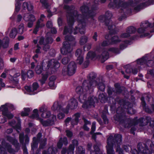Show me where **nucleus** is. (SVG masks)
I'll return each mask as SVG.
<instances>
[{"instance_id":"f257e3e1","label":"nucleus","mask_w":154,"mask_h":154,"mask_svg":"<svg viewBox=\"0 0 154 154\" xmlns=\"http://www.w3.org/2000/svg\"><path fill=\"white\" fill-rule=\"evenodd\" d=\"M154 4V0H135L134 2L130 0L127 3L124 2L121 0H114L113 2L109 3V7L113 9L120 8L121 12L122 10L130 12L131 10L138 11L143 6Z\"/></svg>"},{"instance_id":"f03ea898","label":"nucleus","mask_w":154,"mask_h":154,"mask_svg":"<svg viewBox=\"0 0 154 154\" xmlns=\"http://www.w3.org/2000/svg\"><path fill=\"white\" fill-rule=\"evenodd\" d=\"M89 80H85L83 82L82 86H78L76 89V93L79 95L80 101L83 103L82 107L85 109H88L92 106L94 107L95 102L97 101V99L93 96L89 97L87 100L85 95L89 94L93 91V89L91 86L89 87L88 83Z\"/></svg>"},{"instance_id":"7ed1b4c3","label":"nucleus","mask_w":154,"mask_h":154,"mask_svg":"<svg viewBox=\"0 0 154 154\" xmlns=\"http://www.w3.org/2000/svg\"><path fill=\"white\" fill-rule=\"evenodd\" d=\"M45 64L42 63L43 69L40 65H37L35 68V71L37 74H40L42 72V69L44 72L42 73V76L41 79L39 81L42 85L44 84L47 80L48 75L54 73L60 66V63L57 60L54 59L49 60L45 66Z\"/></svg>"},{"instance_id":"20e7f679","label":"nucleus","mask_w":154,"mask_h":154,"mask_svg":"<svg viewBox=\"0 0 154 154\" xmlns=\"http://www.w3.org/2000/svg\"><path fill=\"white\" fill-rule=\"evenodd\" d=\"M150 54H147L140 59H138L131 66L129 65L126 66L125 72L128 74L131 73L134 74L137 73L138 70L135 68L140 69V68H145L147 66H151L154 64V61L151 60Z\"/></svg>"},{"instance_id":"39448f33","label":"nucleus","mask_w":154,"mask_h":154,"mask_svg":"<svg viewBox=\"0 0 154 154\" xmlns=\"http://www.w3.org/2000/svg\"><path fill=\"white\" fill-rule=\"evenodd\" d=\"M110 135L107 139V145L106 149L107 154H115V152L113 148V146L114 144L116 146V152L119 154H123L122 150L119 146L122 142V136L120 134H116L114 136Z\"/></svg>"},{"instance_id":"423d86ee","label":"nucleus","mask_w":154,"mask_h":154,"mask_svg":"<svg viewBox=\"0 0 154 154\" xmlns=\"http://www.w3.org/2000/svg\"><path fill=\"white\" fill-rule=\"evenodd\" d=\"M137 31L140 34L139 36L132 37V40L137 39L139 37L140 38H150L152 35L151 33L154 32V22L153 24H151L148 21L142 23L140 25V27L138 29Z\"/></svg>"},{"instance_id":"0eeeda50","label":"nucleus","mask_w":154,"mask_h":154,"mask_svg":"<svg viewBox=\"0 0 154 154\" xmlns=\"http://www.w3.org/2000/svg\"><path fill=\"white\" fill-rule=\"evenodd\" d=\"M98 52V51L97 50L96 52V53L95 54L92 51H89L87 54L86 59L88 58L92 60L96 57L97 58H100L101 59V61L102 62H104L108 58V52L116 54H118L120 53L119 48L114 47L110 48L108 49L106 48L102 49L101 53V55L100 56H99V55L97 54Z\"/></svg>"},{"instance_id":"6e6552de","label":"nucleus","mask_w":154,"mask_h":154,"mask_svg":"<svg viewBox=\"0 0 154 154\" xmlns=\"http://www.w3.org/2000/svg\"><path fill=\"white\" fill-rule=\"evenodd\" d=\"M15 109V106L12 104L7 103L2 105L0 108V110L2 112V115L0 116V123H3L5 122L6 120L5 117H6L8 119L12 118L13 115L10 112L8 111V109L13 110Z\"/></svg>"},{"instance_id":"1a4fd4ad","label":"nucleus","mask_w":154,"mask_h":154,"mask_svg":"<svg viewBox=\"0 0 154 154\" xmlns=\"http://www.w3.org/2000/svg\"><path fill=\"white\" fill-rule=\"evenodd\" d=\"M33 113L30 116V118L38 120L43 126H47L52 125L56 120V116L55 115H53L50 119L47 121H44L43 119L39 117L38 109H35L33 110Z\"/></svg>"},{"instance_id":"9d476101","label":"nucleus","mask_w":154,"mask_h":154,"mask_svg":"<svg viewBox=\"0 0 154 154\" xmlns=\"http://www.w3.org/2000/svg\"><path fill=\"white\" fill-rule=\"evenodd\" d=\"M112 16V14L109 11H107L106 13L105 16L103 15L99 17V19L101 22H103L105 20L106 25L108 26L109 29L110 30V33L112 34H115L117 32L115 29V25H112V22L109 20L106 19V18L109 19Z\"/></svg>"},{"instance_id":"9b49d317","label":"nucleus","mask_w":154,"mask_h":154,"mask_svg":"<svg viewBox=\"0 0 154 154\" xmlns=\"http://www.w3.org/2000/svg\"><path fill=\"white\" fill-rule=\"evenodd\" d=\"M7 151L13 154H14L15 151L13 149L10 145L6 142L3 139L0 140V154H6Z\"/></svg>"},{"instance_id":"f8f14e48","label":"nucleus","mask_w":154,"mask_h":154,"mask_svg":"<svg viewBox=\"0 0 154 154\" xmlns=\"http://www.w3.org/2000/svg\"><path fill=\"white\" fill-rule=\"evenodd\" d=\"M111 45H118L119 43L120 44V49L123 50L129 44V42L127 41H123L120 38V36H114L112 37L111 39Z\"/></svg>"},{"instance_id":"ddd939ff","label":"nucleus","mask_w":154,"mask_h":154,"mask_svg":"<svg viewBox=\"0 0 154 154\" xmlns=\"http://www.w3.org/2000/svg\"><path fill=\"white\" fill-rule=\"evenodd\" d=\"M76 68V66L75 62H71L68 65L66 69V67L63 68L62 73L63 75L67 74L69 75H72L75 73Z\"/></svg>"},{"instance_id":"4468645a","label":"nucleus","mask_w":154,"mask_h":154,"mask_svg":"<svg viewBox=\"0 0 154 154\" xmlns=\"http://www.w3.org/2000/svg\"><path fill=\"white\" fill-rule=\"evenodd\" d=\"M23 19L25 21L29 22L27 26L29 28L32 27L33 23L35 20V17L34 15L29 14H24L23 15Z\"/></svg>"},{"instance_id":"2eb2a0df","label":"nucleus","mask_w":154,"mask_h":154,"mask_svg":"<svg viewBox=\"0 0 154 154\" xmlns=\"http://www.w3.org/2000/svg\"><path fill=\"white\" fill-rule=\"evenodd\" d=\"M38 87L39 85L38 83L37 82H35L33 83L32 87L26 86L25 87V88L29 94H34L38 92L37 90Z\"/></svg>"},{"instance_id":"dca6fc26","label":"nucleus","mask_w":154,"mask_h":154,"mask_svg":"<svg viewBox=\"0 0 154 154\" xmlns=\"http://www.w3.org/2000/svg\"><path fill=\"white\" fill-rule=\"evenodd\" d=\"M45 17L44 15L42 14L41 15L40 19L37 22L35 27L33 30V33H34L36 34L40 29H41L45 26V24L41 23V22L44 20Z\"/></svg>"},{"instance_id":"f3484780","label":"nucleus","mask_w":154,"mask_h":154,"mask_svg":"<svg viewBox=\"0 0 154 154\" xmlns=\"http://www.w3.org/2000/svg\"><path fill=\"white\" fill-rule=\"evenodd\" d=\"M80 117V114L79 113L75 114L73 116V119L71 120V118L69 117L67 118L65 120V124L67 126V124L71 121V123L72 126L77 125L79 122V118Z\"/></svg>"},{"instance_id":"a211bd4d","label":"nucleus","mask_w":154,"mask_h":154,"mask_svg":"<svg viewBox=\"0 0 154 154\" xmlns=\"http://www.w3.org/2000/svg\"><path fill=\"white\" fill-rule=\"evenodd\" d=\"M64 104L62 103L60 104L58 101L55 102L53 106L51 107V109L54 111H62L64 113H68L69 111L68 110H65L63 107L64 106Z\"/></svg>"},{"instance_id":"6ab92c4d","label":"nucleus","mask_w":154,"mask_h":154,"mask_svg":"<svg viewBox=\"0 0 154 154\" xmlns=\"http://www.w3.org/2000/svg\"><path fill=\"white\" fill-rule=\"evenodd\" d=\"M143 145L144 146V147L142 146L141 143H139L138 144L137 154H151L150 151L147 149V146L144 144Z\"/></svg>"},{"instance_id":"aec40b11","label":"nucleus","mask_w":154,"mask_h":154,"mask_svg":"<svg viewBox=\"0 0 154 154\" xmlns=\"http://www.w3.org/2000/svg\"><path fill=\"white\" fill-rule=\"evenodd\" d=\"M78 105L76 100L74 98L71 99L67 103L66 109L65 110H68L69 109H74L76 108Z\"/></svg>"},{"instance_id":"412c9836","label":"nucleus","mask_w":154,"mask_h":154,"mask_svg":"<svg viewBox=\"0 0 154 154\" xmlns=\"http://www.w3.org/2000/svg\"><path fill=\"white\" fill-rule=\"evenodd\" d=\"M40 112L42 113L41 116L44 118H47L51 116V112L50 111L45 109L44 106H42L39 109Z\"/></svg>"},{"instance_id":"4be33fe9","label":"nucleus","mask_w":154,"mask_h":154,"mask_svg":"<svg viewBox=\"0 0 154 154\" xmlns=\"http://www.w3.org/2000/svg\"><path fill=\"white\" fill-rule=\"evenodd\" d=\"M96 75L94 74L93 73H91L88 76V79H86V80H89L90 82H89V84H90V85H89L90 87V86H91V87H92L93 89V87L95 86L97 84V82L96 81L94 80V78H95Z\"/></svg>"},{"instance_id":"5701e85b","label":"nucleus","mask_w":154,"mask_h":154,"mask_svg":"<svg viewBox=\"0 0 154 154\" xmlns=\"http://www.w3.org/2000/svg\"><path fill=\"white\" fill-rule=\"evenodd\" d=\"M150 118L149 117H147L146 119L141 118L137 121V122L135 123L134 125L139 124L140 126H144L147 125L150 122Z\"/></svg>"},{"instance_id":"b1692460","label":"nucleus","mask_w":154,"mask_h":154,"mask_svg":"<svg viewBox=\"0 0 154 154\" xmlns=\"http://www.w3.org/2000/svg\"><path fill=\"white\" fill-rule=\"evenodd\" d=\"M115 90L110 88H109L108 90V93L109 95L110 96L112 94L116 93L117 94L120 93L121 92L119 84H116L115 85Z\"/></svg>"},{"instance_id":"393cba45","label":"nucleus","mask_w":154,"mask_h":154,"mask_svg":"<svg viewBox=\"0 0 154 154\" xmlns=\"http://www.w3.org/2000/svg\"><path fill=\"white\" fill-rule=\"evenodd\" d=\"M20 75V74L19 72H16L12 76L11 75H10L9 76V78L10 80L13 83L15 86H17L19 80L16 78L19 76Z\"/></svg>"},{"instance_id":"a878e982","label":"nucleus","mask_w":154,"mask_h":154,"mask_svg":"<svg viewBox=\"0 0 154 154\" xmlns=\"http://www.w3.org/2000/svg\"><path fill=\"white\" fill-rule=\"evenodd\" d=\"M17 123H16L15 121L12 120L11 122H9V125L13 127L14 128L16 129L18 132H19L18 130H20V122L19 119H17Z\"/></svg>"},{"instance_id":"bb28decb","label":"nucleus","mask_w":154,"mask_h":154,"mask_svg":"<svg viewBox=\"0 0 154 154\" xmlns=\"http://www.w3.org/2000/svg\"><path fill=\"white\" fill-rule=\"evenodd\" d=\"M33 6L32 4L30 2H24L23 3L21 8L22 10H25L27 9L29 11H32L33 10Z\"/></svg>"},{"instance_id":"cd10ccee","label":"nucleus","mask_w":154,"mask_h":154,"mask_svg":"<svg viewBox=\"0 0 154 154\" xmlns=\"http://www.w3.org/2000/svg\"><path fill=\"white\" fill-rule=\"evenodd\" d=\"M9 41V38L7 37H5L2 41L0 40V48L2 46L4 48H7L8 47Z\"/></svg>"},{"instance_id":"c85d7f7f","label":"nucleus","mask_w":154,"mask_h":154,"mask_svg":"<svg viewBox=\"0 0 154 154\" xmlns=\"http://www.w3.org/2000/svg\"><path fill=\"white\" fill-rule=\"evenodd\" d=\"M6 140L9 142L14 145L16 147H18L19 146V143H18L17 140L15 138H12L9 136H7L6 137Z\"/></svg>"},{"instance_id":"c756f323","label":"nucleus","mask_w":154,"mask_h":154,"mask_svg":"<svg viewBox=\"0 0 154 154\" xmlns=\"http://www.w3.org/2000/svg\"><path fill=\"white\" fill-rule=\"evenodd\" d=\"M73 145H70L68 150V154H73L74 146L78 145V142L76 140H73Z\"/></svg>"},{"instance_id":"7c9ffc66","label":"nucleus","mask_w":154,"mask_h":154,"mask_svg":"<svg viewBox=\"0 0 154 154\" xmlns=\"http://www.w3.org/2000/svg\"><path fill=\"white\" fill-rule=\"evenodd\" d=\"M136 31V29L133 26H129L127 28L126 31L129 34L130 36H131V35L134 33Z\"/></svg>"},{"instance_id":"2f4dec72","label":"nucleus","mask_w":154,"mask_h":154,"mask_svg":"<svg viewBox=\"0 0 154 154\" xmlns=\"http://www.w3.org/2000/svg\"><path fill=\"white\" fill-rule=\"evenodd\" d=\"M17 33V29L14 28L12 29L9 33V36L11 38H14L16 36Z\"/></svg>"},{"instance_id":"473e14b6","label":"nucleus","mask_w":154,"mask_h":154,"mask_svg":"<svg viewBox=\"0 0 154 154\" xmlns=\"http://www.w3.org/2000/svg\"><path fill=\"white\" fill-rule=\"evenodd\" d=\"M23 110L24 111H22L21 113V116H28L32 109L29 108H25L23 109Z\"/></svg>"},{"instance_id":"72a5a7b5","label":"nucleus","mask_w":154,"mask_h":154,"mask_svg":"<svg viewBox=\"0 0 154 154\" xmlns=\"http://www.w3.org/2000/svg\"><path fill=\"white\" fill-rule=\"evenodd\" d=\"M4 72H5L2 73L1 75V77L3 78H5L6 77V73L9 72L11 74H12L15 72V70L14 69L11 70L5 69Z\"/></svg>"},{"instance_id":"f704fd0d","label":"nucleus","mask_w":154,"mask_h":154,"mask_svg":"<svg viewBox=\"0 0 154 154\" xmlns=\"http://www.w3.org/2000/svg\"><path fill=\"white\" fill-rule=\"evenodd\" d=\"M94 151L91 152V154H102V152L100 151V149L98 146L96 145H95L94 147Z\"/></svg>"},{"instance_id":"c9c22d12","label":"nucleus","mask_w":154,"mask_h":154,"mask_svg":"<svg viewBox=\"0 0 154 154\" xmlns=\"http://www.w3.org/2000/svg\"><path fill=\"white\" fill-rule=\"evenodd\" d=\"M99 99L102 103H105L106 100V98L103 93L100 94L99 96Z\"/></svg>"},{"instance_id":"e433bc0d","label":"nucleus","mask_w":154,"mask_h":154,"mask_svg":"<svg viewBox=\"0 0 154 154\" xmlns=\"http://www.w3.org/2000/svg\"><path fill=\"white\" fill-rule=\"evenodd\" d=\"M144 100V97H142L141 98L142 105V106L143 108L144 109V110H145V111H146V112H149V109L147 108H146V103Z\"/></svg>"},{"instance_id":"4c0bfd02","label":"nucleus","mask_w":154,"mask_h":154,"mask_svg":"<svg viewBox=\"0 0 154 154\" xmlns=\"http://www.w3.org/2000/svg\"><path fill=\"white\" fill-rule=\"evenodd\" d=\"M88 41V38L85 36H82L80 40V43L81 45H83L86 43Z\"/></svg>"},{"instance_id":"58836bf2","label":"nucleus","mask_w":154,"mask_h":154,"mask_svg":"<svg viewBox=\"0 0 154 154\" xmlns=\"http://www.w3.org/2000/svg\"><path fill=\"white\" fill-rule=\"evenodd\" d=\"M120 36V38H121L122 39L123 38H127L131 37L129 34H128L126 31L122 33Z\"/></svg>"},{"instance_id":"ea45409f","label":"nucleus","mask_w":154,"mask_h":154,"mask_svg":"<svg viewBox=\"0 0 154 154\" xmlns=\"http://www.w3.org/2000/svg\"><path fill=\"white\" fill-rule=\"evenodd\" d=\"M15 11L17 12H18L20 10V3L19 0H15Z\"/></svg>"},{"instance_id":"a19ab883","label":"nucleus","mask_w":154,"mask_h":154,"mask_svg":"<svg viewBox=\"0 0 154 154\" xmlns=\"http://www.w3.org/2000/svg\"><path fill=\"white\" fill-rule=\"evenodd\" d=\"M18 32L20 34H23L24 32V24L23 23L20 24L18 28Z\"/></svg>"},{"instance_id":"79ce46f5","label":"nucleus","mask_w":154,"mask_h":154,"mask_svg":"<svg viewBox=\"0 0 154 154\" xmlns=\"http://www.w3.org/2000/svg\"><path fill=\"white\" fill-rule=\"evenodd\" d=\"M83 119L85 122V124L83 126V128L85 130L88 131L89 130V128L87 127L86 125L88 124L90 125L91 123L90 122L87 121L85 119Z\"/></svg>"},{"instance_id":"37998d69","label":"nucleus","mask_w":154,"mask_h":154,"mask_svg":"<svg viewBox=\"0 0 154 154\" xmlns=\"http://www.w3.org/2000/svg\"><path fill=\"white\" fill-rule=\"evenodd\" d=\"M50 153L51 154H54L55 153L54 149L52 147L49 148L48 149V151L47 152L44 151L43 152V154H50Z\"/></svg>"},{"instance_id":"c03bdc74","label":"nucleus","mask_w":154,"mask_h":154,"mask_svg":"<svg viewBox=\"0 0 154 154\" xmlns=\"http://www.w3.org/2000/svg\"><path fill=\"white\" fill-rule=\"evenodd\" d=\"M98 88L101 91H103L105 88V85L103 82H100L98 84Z\"/></svg>"},{"instance_id":"a18cd8bd","label":"nucleus","mask_w":154,"mask_h":154,"mask_svg":"<svg viewBox=\"0 0 154 154\" xmlns=\"http://www.w3.org/2000/svg\"><path fill=\"white\" fill-rule=\"evenodd\" d=\"M83 52L82 49H79L77 50L75 53V55L77 57L80 56H83Z\"/></svg>"},{"instance_id":"49530a36","label":"nucleus","mask_w":154,"mask_h":154,"mask_svg":"<svg viewBox=\"0 0 154 154\" xmlns=\"http://www.w3.org/2000/svg\"><path fill=\"white\" fill-rule=\"evenodd\" d=\"M84 60L83 57L82 56L78 57L76 60V63L79 64H81Z\"/></svg>"},{"instance_id":"de8ad7c7","label":"nucleus","mask_w":154,"mask_h":154,"mask_svg":"<svg viewBox=\"0 0 154 154\" xmlns=\"http://www.w3.org/2000/svg\"><path fill=\"white\" fill-rule=\"evenodd\" d=\"M40 2L42 4L43 6L47 8H48V5L47 0H40Z\"/></svg>"},{"instance_id":"09e8293b","label":"nucleus","mask_w":154,"mask_h":154,"mask_svg":"<svg viewBox=\"0 0 154 154\" xmlns=\"http://www.w3.org/2000/svg\"><path fill=\"white\" fill-rule=\"evenodd\" d=\"M57 115V118L59 119H63L65 117V115L64 113L60 112Z\"/></svg>"},{"instance_id":"8fccbe9b","label":"nucleus","mask_w":154,"mask_h":154,"mask_svg":"<svg viewBox=\"0 0 154 154\" xmlns=\"http://www.w3.org/2000/svg\"><path fill=\"white\" fill-rule=\"evenodd\" d=\"M49 85L51 89H54L56 88V86L54 84V82L50 81L49 83Z\"/></svg>"},{"instance_id":"3c124183","label":"nucleus","mask_w":154,"mask_h":154,"mask_svg":"<svg viewBox=\"0 0 154 154\" xmlns=\"http://www.w3.org/2000/svg\"><path fill=\"white\" fill-rule=\"evenodd\" d=\"M24 133H21L19 135V140L21 143L23 144L24 141Z\"/></svg>"},{"instance_id":"603ef678","label":"nucleus","mask_w":154,"mask_h":154,"mask_svg":"<svg viewBox=\"0 0 154 154\" xmlns=\"http://www.w3.org/2000/svg\"><path fill=\"white\" fill-rule=\"evenodd\" d=\"M70 59L69 58L67 57H65L62 59V62L63 64H66L67 63Z\"/></svg>"},{"instance_id":"864d4df0","label":"nucleus","mask_w":154,"mask_h":154,"mask_svg":"<svg viewBox=\"0 0 154 154\" xmlns=\"http://www.w3.org/2000/svg\"><path fill=\"white\" fill-rule=\"evenodd\" d=\"M110 43L111 42H109L108 41H104L101 43V46L103 47L107 46L109 45H111Z\"/></svg>"},{"instance_id":"5fc2aeb1","label":"nucleus","mask_w":154,"mask_h":154,"mask_svg":"<svg viewBox=\"0 0 154 154\" xmlns=\"http://www.w3.org/2000/svg\"><path fill=\"white\" fill-rule=\"evenodd\" d=\"M34 73L33 71L32 70H29L27 73L28 77L30 78L32 77L33 76Z\"/></svg>"},{"instance_id":"6e6d98bb","label":"nucleus","mask_w":154,"mask_h":154,"mask_svg":"<svg viewBox=\"0 0 154 154\" xmlns=\"http://www.w3.org/2000/svg\"><path fill=\"white\" fill-rule=\"evenodd\" d=\"M95 125H96V122H94L92 123V127H91V134L93 133L95 131V128H96Z\"/></svg>"},{"instance_id":"4d7b16f0","label":"nucleus","mask_w":154,"mask_h":154,"mask_svg":"<svg viewBox=\"0 0 154 154\" xmlns=\"http://www.w3.org/2000/svg\"><path fill=\"white\" fill-rule=\"evenodd\" d=\"M46 139L44 140L43 141L41 142L39 148L40 149H42L43 148V147L45 146L46 144Z\"/></svg>"},{"instance_id":"13d9d810","label":"nucleus","mask_w":154,"mask_h":154,"mask_svg":"<svg viewBox=\"0 0 154 154\" xmlns=\"http://www.w3.org/2000/svg\"><path fill=\"white\" fill-rule=\"evenodd\" d=\"M123 148L127 152L129 151L131 149V147L127 145L124 146Z\"/></svg>"},{"instance_id":"bf43d9fd","label":"nucleus","mask_w":154,"mask_h":154,"mask_svg":"<svg viewBox=\"0 0 154 154\" xmlns=\"http://www.w3.org/2000/svg\"><path fill=\"white\" fill-rule=\"evenodd\" d=\"M4 64L2 59L0 58V69L3 68Z\"/></svg>"},{"instance_id":"052dcab7","label":"nucleus","mask_w":154,"mask_h":154,"mask_svg":"<svg viewBox=\"0 0 154 154\" xmlns=\"http://www.w3.org/2000/svg\"><path fill=\"white\" fill-rule=\"evenodd\" d=\"M149 74L152 76H153L154 75L153 71L152 69L149 70L147 71V75Z\"/></svg>"},{"instance_id":"680f3d73","label":"nucleus","mask_w":154,"mask_h":154,"mask_svg":"<svg viewBox=\"0 0 154 154\" xmlns=\"http://www.w3.org/2000/svg\"><path fill=\"white\" fill-rule=\"evenodd\" d=\"M45 41H46V42L47 44L48 43H52L53 42L52 39L51 38L49 37L48 38H47L45 39Z\"/></svg>"},{"instance_id":"e2e57ef3","label":"nucleus","mask_w":154,"mask_h":154,"mask_svg":"<svg viewBox=\"0 0 154 154\" xmlns=\"http://www.w3.org/2000/svg\"><path fill=\"white\" fill-rule=\"evenodd\" d=\"M44 38L42 37H41L40 38V39L39 41V43L40 45L43 44L44 45H45V42H43Z\"/></svg>"},{"instance_id":"0e129e2a","label":"nucleus","mask_w":154,"mask_h":154,"mask_svg":"<svg viewBox=\"0 0 154 154\" xmlns=\"http://www.w3.org/2000/svg\"><path fill=\"white\" fill-rule=\"evenodd\" d=\"M22 16L20 14H18L17 17V22H20L22 19Z\"/></svg>"},{"instance_id":"69168bd1","label":"nucleus","mask_w":154,"mask_h":154,"mask_svg":"<svg viewBox=\"0 0 154 154\" xmlns=\"http://www.w3.org/2000/svg\"><path fill=\"white\" fill-rule=\"evenodd\" d=\"M47 27L48 28H51L52 26V23L51 21H48L46 24Z\"/></svg>"},{"instance_id":"338daca9","label":"nucleus","mask_w":154,"mask_h":154,"mask_svg":"<svg viewBox=\"0 0 154 154\" xmlns=\"http://www.w3.org/2000/svg\"><path fill=\"white\" fill-rule=\"evenodd\" d=\"M21 78L23 80H25L26 78V74L24 73L23 71L21 72Z\"/></svg>"},{"instance_id":"774afa93","label":"nucleus","mask_w":154,"mask_h":154,"mask_svg":"<svg viewBox=\"0 0 154 154\" xmlns=\"http://www.w3.org/2000/svg\"><path fill=\"white\" fill-rule=\"evenodd\" d=\"M66 132V135L68 137H71L72 136V133L69 130H67Z\"/></svg>"}]
</instances>
